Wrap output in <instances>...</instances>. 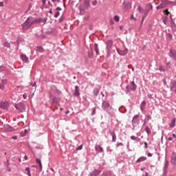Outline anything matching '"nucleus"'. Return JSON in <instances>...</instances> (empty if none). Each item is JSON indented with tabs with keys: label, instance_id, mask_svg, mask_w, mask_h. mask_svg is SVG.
Segmentation results:
<instances>
[{
	"label": "nucleus",
	"instance_id": "obj_25",
	"mask_svg": "<svg viewBox=\"0 0 176 176\" xmlns=\"http://www.w3.org/2000/svg\"><path fill=\"white\" fill-rule=\"evenodd\" d=\"M25 171L28 176H31V170L29 167L25 168Z\"/></svg>",
	"mask_w": 176,
	"mask_h": 176
},
{
	"label": "nucleus",
	"instance_id": "obj_49",
	"mask_svg": "<svg viewBox=\"0 0 176 176\" xmlns=\"http://www.w3.org/2000/svg\"><path fill=\"white\" fill-rule=\"evenodd\" d=\"M165 167H168V162H166L165 163Z\"/></svg>",
	"mask_w": 176,
	"mask_h": 176
},
{
	"label": "nucleus",
	"instance_id": "obj_53",
	"mask_svg": "<svg viewBox=\"0 0 176 176\" xmlns=\"http://www.w3.org/2000/svg\"><path fill=\"white\" fill-rule=\"evenodd\" d=\"M56 10H57V12H58V11L61 10V8L58 7V8H56Z\"/></svg>",
	"mask_w": 176,
	"mask_h": 176
},
{
	"label": "nucleus",
	"instance_id": "obj_58",
	"mask_svg": "<svg viewBox=\"0 0 176 176\" xmlns=\"http://www.w3.org/2000/svg\"><path fill=\"white\" fill-rule=\"evenodd\" d=\"M168 141H173V138H168Z\"/></svg>",
	"mask_w": 176,
	"mask_h": 176
},
{
	"label": "nucleus",
	"instance_id": "obj_47",
	"mask_svg": "<svg viewBox=\"0 0 176 176\" xmlns=\"http://www.w3.org/2000/svg\"><path fill=\"white\" fill-rule=\"evenodd\" d=\"M94 113H96V109H93L91 115H94Z\"/></svg>",
	"mask_w": 176,
	"mask_h": 176
},
{
	"label": "nucleus",
	"instance_id": "obj_24",
	"mask_svg": "<svg viewBox=\"0 0 176 176\" xmlns=\"http://www.w3.org/2000/svg\"><path fill=\"white\" fill-rule=\"evenodd\" d=\"M88 56L89 58H93V56H94L93 50H89Z\"/></svg>",
	"mask_w": 176,
	"mask_h": 176
},
{
	"label": "nucleus",
	"instance_id": "obj_12",
	"mask_svg": "<svg viewBox=\"0 0 176 176\" xmlns=\"http://www.w3.org/2000/svg\"><path fill=\"white\" fill-rule=\"evenodd\" d=\"M95 149L97 152H104V149L100 145H96Z\"/></svg>",
	"mask_w": 176,
	"mask_h": 176
},
{
	"label": "nucleus",
	"instance_id": "obj_15",
	"mask_svg": "<svg viewBox=\"0 0 176 176\" xmlns=\"http://www.w3.org/2000/svg\"><path fill=\"white\" fill-rule=\"evenodd\" d=\"M145 107H146V102L143 101L140 104V109L142 111H144L145 109Z\"/></svg>",
	"mask_w": 176,
	"mask_h": 176
},
{
	"label": "nucleus",
	"instance_id": "obj_32",
	"mask_svg": "<svg viewBox=\"0 0 176 176\" xmlns=\"http://www.w3.org/2000/svg\"><path fill=\"white\" fill-rule=\"evenodd\" d=\"M145 131H146L147 134H151V129H149V127L146 126L145 128Z\"/></svg>",
	"mask_w": 176,
	"mask_h": 176
},
{
	"label": "nucleus",
	"instance_id": "obj_48",
	"mask_svg": "<svg viewBox=\"0 0 176 176\" xmlns=\"http://www.w3.org/2000/svg\"><path fill=\"white\" fill-rule=\"evenodd\" d=\"M0 6L1 8H3V2L0 1Z\"/></svg>",
	"mask_w": 176,
	"mask_h": 176
},
{
	"label": "nucleus",
	"instance_id": "obj_37",
	"mask_svg": "<svg viewBox=\"0 0 176 176\" xmlns=\"http://www.w3.org/2000/svg\"><path fill=\"white\" fill-rule=\"evenodd\" d=\"M167 21H168V17H166L164 20H163V23H164L165 24H167Z\"/></svg>",
	"mask_w": 176,
	"mask_h": 176
},
{
	"label": "nucleus",
	"instance_id": "obj_1",
	"mask_svg": "<svg viewBox=\"0 0 176 176\" xmlns=\"http://www.w3.org/2000/svg\"><path fill=\"white\" fill-rule=\"evenodd\" d=\"M32 24V17L28 18L25 22L22 24L23 30L27 31Z\"/></svg>",
	"mask_w": 176,
	"mask_h": 176
},
{
	"label": "nucleus",
	"instance_id": "obj_45",
	"mask_svg": "<svg viewBox=\"0 0 176 176\" xmlns=\"http://www.w3.org/2000/svg\"><path fill=\"white\" fill-rule=\"evenodd\" d=\"M131 20H134L135 21H137V19L134 17V15H131Z\"/></svg>",
	"mask_w": 176,
	"mask_h": 176
},
{
	"label": "nucleus",
	"instance_id": "obj_30",
	"mask_svg": "<svg viewBox=\"0 0 176 176\" xmlns=\"http://www.w3.org/2000/svg\"><path fill=\"white\" fill-rule=\"evenodd\" d=\"M37 50L40 52V53H43V47H37Z\"/></svg>",
	"mask_w": 176,
	"mask_h": 176
},
{
	"label": "nucleus",
	"instance_id": "obj_31",
	"mask_svg": "<svg viewBox=\"0 0 176 176\" xmlns=\"http://www.w3.org/2000/svg\"><path fill=\"white\" fill-rule=\"evenodd\" d=\"M36 162H37L38 164H39L40 168H42V162H41V160L37 158Z\"/></svg>",
	"mask_w": 176,
	"mask_h": 176
},
{
	"label": "nucleus",
	"instance_id": "obj_54",
	"mask_svg": "<svg viewBox=\"0 0 176 176\" xmlns=\"http://www.w3.org/2000/svg\"><path fill=\"white\" fill-rule=\"evenodd\" d=\"M163 82H164V85H166L167 82L166 81L165 79L163 80Z\"/></svg>",
	"mask_w": 176,
	"mask_h": 176
},
{
	"label": "nucleus",
	"instance_id": "obj_6",
	"mask_svg": "<svg viewBox=\"0 0 176 176\" xmlns=\"http://www.w3.org/2000/svg\"><path fill=\"white\" fill-rule=\"evenodd\" d=\"M9 107V103L8 102H0V108L2 109H6Z\"/></svg>",
	"mask_w": 176,
	"mask_h": 176
},
{
	"label": "nucleus",
	"instance_id": "obj_50",
	"mask_svg": "<svg viewBox=\"0 0 176 176\" xmlns=\"http://www.w3.org/2000/svg\"><path fill=\"white\" fill-rule=\"evenodd\" d=\"M148 157H152V153H148Z\"/></svg>",
	"mask_w": 176,
	"mask_h": 176
},
{
	"label": "nucleus",
	"instance_id": "obj_64",
	"mask_svg": "<svg viewBox=\"0 0 176 176\" xmlns=\"http://www.w3.org/2000/svg\"><path fill=\"white\" fill-rule=\"evenodd\" d=\"M52 10H50V13H52Z\"/></svg>",
	"mask_w": 176,
	"mask_h": 176
},
{
	"label": "nucleus",
	"instance_id": "obj_21",
	"mask_svg": "<svg viewBox=\"0 0 176 176\" xmlns=\"http://www.w3.org/2000/svg\"><path fill=\"white\" fill-rule=\"evenodd\" d=\"M94 47H95V52L96 53L97 55L99 54V52L100 50H98V45L97 44H94Z\"/></svg>",
	"mask_w": 176,
	"mask_h": 176
},
{
	"label": "nucleus",
	"instance_id": "obj_14",
	"mask_svg": "<svg viewBox=\"0 0 176 176\" xmlns=\"http://www.w3.org/2000/svg\"><path fill=\"white\" fill-rule=\"evenodd\" d=\"M21 60H23V61H25V63H28V58L27 57V56L24 54H21Z\"/></svg>",
	"mask_w": 176,
	"mask_h": 176
},
{
	"label": "nucleus",
	"instance_id": "obj_61",
	"mask_svg": "<svg viewBox=\"0 0 176 176\" xmlns=\"http://www.w3.org/2000/svg\"><path fill=\"white\" fill-rule=\"evenodd\" d=\"M145 19V16L142 17V21H144V19Z\"/></svg>",
	"mask_w": 176,
	"mask_h": 176
},
{
	"label": "nucleus",
	"instance_id": "obj_28",
	"mask_svg": "<svg viewBox=\"0 0 176 176\" xmlns=\"http://www.w3.org/2000/svg\"><path fill=\"white\" fill-rule=\"evenodd\" d=\"M114 20H115V21H116L118 23V22H119V20H120V17H119V16H118V15H116L114 16Z\"/></svg>",
	"mask_w": 176,
	"mask_h": 176
},
{
	"label": "nucleus",
	"instance_id": "obj_36",
	"mask_svg": "<svg viewBox=\"0 0 176 176\" xmlns=\"http://www.w3.org/2000/svg\"><path fill=\"white\" fill-rule=\"evenodd\" d=\"M82 148H83V146L80 145L76 148V151H82Z\"/></svg>",
	"mask_w": 176,
	"mask_h": 176
},
{
	"label": "nucleus",
	"instance_id": "obj_2",
	"mask_svg": "<svg viewBox=\"0 0 176 176\" xmlns=\"http://www.w3.org/2000/svg\"><path fill=\"white\" fill-rule=\"evenodd\" d=\"M15 107L16 108V109H18V111H20L21 112H23V111H24V109H25V105H24V103H18L15 105Z\"/></svg>",
	"mask_w": 176,
	"mask_h": 176
},
{
	"label": "nucleus",
	"instance_id": "obj_13",
	"mask_svg": "<svg viewBox=\"0 0 176 176\" xmlns=\"http://www.w3.org/2000/svg\"><path fill=\"white\" fill-rule=\"evenodd\" d=\"M80 94L79 93V87L76 86L75 87V91H74V96L76 97L79 96Z\"/></svg>",
	"mask_w": 176,
	"mask_h": 176
},
{
	"label": "nucleus",
	"instance_id": "obj_17",
	"mask_svg": "<svg viewBox=\"0 0 176 176\" xmlns=\"http://www.w3.org/2000/svg\"><path fill=\"white\" fill-rule=\"evenodd\" d=\"M94 96H95L96 97H97L98 96V93H100V89H98V88H95L94 89Z\"/></svg>",
	"mask_w": 176,
	"mask_h": 176
},
{
	"label": "nucleus",
	"instance_id": "obj_41",
	"mask_svg": "<svg viewBox=\"0 0 176 176\" xmlns=\"http://www.w3.org/2000/svg\"><path fill=\"white\" fill-rule=\"evenodd\" d=\"M7 130H8V131H13V128L10 127V126H8Z\"/></svg>",
	"mask_w": 176,
	"mask_h": 176
},
{
	"label": "nucleus",
	"instance_id": "obj_38",
	"mask_svg": "<svg viewBox=\"0 0 176 176\" xmlns=\"http://www.w3.org/2000/svg\"><path fill=\"white\" fill-rule=\"evenodd\" d=\"M98 3V1H97V0H95L92 2V5L94 6H96V5Z\"/></svg>",
	"mask_w": 176,
	"mask_h": 176
},
{
	"label": "nucleus",
	"instance_id": "obj_19",
	"mask_svg": "<svg viewBox=\"0 0 176 176\" xmlns=\"http://www.w3.org/2000/svg\"><path fill=\"white\" fill-rule=\"evenodd\" d=\"M1 85L3 86V87L5 89V85L8 83V80L6 79H3L1 80Z\"/></svg>",
	"mask_w": 176,
	"mask_h": 176
},
{
	"label": "nucleus",
	"instance_id": "obj_62",
	"mask_svg": "<svg viewBox=\"0 0 176 176\" xmlns=\"http://www.w3.org/2000/svg\"><path fill=\"white\" fill-rule=\"evenodd\" d=\"M19 162H21V158H19Z\"/></svg>",
	"mask_w": 176,
	"mask_h": 176
},
{
	"label": "nucleus",
	"instance_id": "obj_16",
	"mask_svg": "<svg viewBox=\"0 0 176 176\" xmlns=\"http://www.w3.org/2000/svg\"><path fill=\"white\" fill-rule=\"evenodd\" d=\"M152 9H153L152 4L148 3L146 5V13H148V12H149V10H152Z\"/></svg>",
	"mask_w": 176,
	"mask_h": 176
},
{
	"label": "nucleus",
	"instance_id": "obj_22",
	"mask_svg": "<svg viewBox=\"0 0 176 176\" xmlns=\"http://www.w3.org/2000/svg\"><path fill=\"white\" fill-rule=\"evenodd\" d=\"M171 163L173 164H176V155L172 157Z\"/></svg>",
	"mask_w": 176,
	"mask_h": 176
},
{
	"label": "nucleus",
	"instance_id": "obj_9",
	"mask_svg": "<svg viewBox=\"0 0 176 176\" xmlns=\"http://www.w3.org/2000/svg\"><path fill=\"white\" fill-rule=\"evenodd\" d=\"M37 35L40 39H43L45 38V34L43 33V30H41L38 32Z\"/></svg>",
	"mask_w": 176,
	"mask_h": 176
},
{
	"label": "nucleus",
	"instance_id": "obj_35",
	"mask_svg": "<svg viewBox=\"0 0 176 176\" xmlns=\"http://www.w3.org/2000/svg\"><path fill=\"white\" fill-rule=\"evenodd\" d=\"M32 87V90H36V82H34Z\"/></svg>",
	"mask_w": 176,
	"mask_h": 176
},
{
	"label": "nucleus",
	"instance_id": "obj_51",
	"mask_svg": "<svg viewBox=\"0 0 176 176\" xmlns=\"http://www.w3.org/2000/svg\"><path fill=\"white\" fill-rule=\"evenodd\" d=\"M160 71L161 72H163V71H164V69H163V67H160Z\"/></svg>",
	"mask_w": 176,
	"mask_h": 176
},
{
	"label": "nucleus",
	"instance_id": "obj_26",
	"mask_svg": "<svg viewBox=\"0 0 176 176\" xmlns=\"http://www.w3.org/2000/svg\"><path fill=\"white\" fill-rule=\"evenodd\" d=\"M113 142H115L116 141V135L115 134V132L111 133Z\"/></svg>",
	"mask_w": 176,
	"mask_h": 176
},
{
	"label": "nucleus",
	"instance_id": "obj_52",
	"mask_svg": "<svg viewBox=\"0 0 176 176\" xmlns=\"http://www.w3.org/2000/svg\"><path fill=\"white\" fill-rule=\"evenodd\" d=\"M12 140H17V136H12Z\"/></svg>",
	"mask_w": 176,
	"mask_h": 176
},
{
	"label": "nucleus",
	"instance_id": "obj_63",
	"mask_svg": "<svg viewBox=\"0 0 176 176\" xmlns=\"http://www.w3.org/2000/svg\"><path fill=\"white\" fill-rule=\"evenodd\" d=\"M43 5H45V0H43Z\"/></svg>",
	"mask_w": 176,
	"mask_h": 176
},
{
	"label": "nucleus",
	"instance_id": "obj_20",
	"mask_svg": "<svg viewBox=\"0 0 176 176\" xmlns=\"http://www.w3.org/2000/svg\"><path fill=\"white\" fill-rule=\"evenodd\" d=\"M170 127H174L175 126V119L172 120L169 124Z\"/></svg>",
	"mask_w": 176,
	"mask_h": 176
},
{
	"label": "nucleus",
	"instance_id": "obj_34",
	"mask_svg": "<svg viewBox=\"0 0 176 176\" xmlns=\"http://www.w3.org/2000/svg\"><path fill=\"white\" fill-rule=\"evenodd\" d=\"M164 4H160V6H158L157 7V9H163V8H164Z\"/></svg>",
	"mask_w": 176,
	"mask_h": 176
},
{
	"label": "nucleus",
	"instance_id": "obj_33",
	"mask_svg": "<svg viewBox=\"0 0 176 176\" xmlns=\"http://www.w3.org/2000/svg\"><path fill=\"white\" fill-rule=\"evenodd\" d=\"M3 46H5V47H10V43H3Z\"/></svg>",
	"mask_w": 176,
	"mask_h": 176
},
{
	"label": "nucleus",
	"instance_id": "obj_23",
	"mask_svg": "<svg viewBox=\"0 0 176 176\" xmlns=\"http://www.w3.org/2000/svg\"><path fill=\"white\" fill-rule=\"evenodd\" d=\"M131 85L133 87L132 90H135V89H137V85H135L134 81H132L131 82Z\"/></svg>",
	"mask_w": 176,
	"mask_h": 176
},
{
	"label": "nucleus",
	"instance_id": "obj_40",
	"mask_svg": "<svg viewBox=\"0 0 176 176\" xmlns=\"http://www.w3.org/2000/svg\"><path fill=\"white\" fill-rule=\"evenodd\" d=\"M27 133H28V131H27V129H25V133H21V135L22 137H24V135H25L27 134Z\"/></svg>",
	"mask_w": 176,
	"mask_h": 176
},
{
	"label": "nucleus",
	"instance_id": "obj_11",
	"mask_svg": "<svg viewBox=\"0 0 176 176\" xmlns=\"http://www.w3.org/2000/svg\"><path fill=\"white\" fill-rule=\"evenodd\" d=\"M170 90H171V91H175L176 90V82L175 81L171 82Z\"/></svg>",
	"mask_w": 176,
	"mask_h": 176
},
{
	"label": "nucleus",
	"instance_id": "obj_5",
	"mask_svg": "<svg viewBox=\"0 0 176 176\" xmlns=\"http://www.w3.org/2000/svg\"><path fill=\"white\" fill-rule=\"evenodd\" d=\"M100 174H101V170L95 169L94 170H93V171L89 174V175H90V176H98V175H99Z\"/></svg>",
	"mask_w": 176,
	"mask_h": 176
},
{
	"label": "nucleus",
	"instance_id": "obj_44",
	"mask_svg": "<svg viewBox=\"0 0 176 176\" xmlns=\"http://www.w3.org/2000/svg\"><path fill=\"white\" fill-rule=\"evenodd\" d=\"M0 89H1V90H3V85H2V82H0Z\"/></svg>",
	"mask_w": 176,
	"mask_h": 176
},
{
	"label": "nucleus",
	"instance_id": "obj_59",
	"mask_svg": "<svg viewBox=\"0 0 176 176\" xmlns=\"http://www.w3.org/2000/svg\"><path fill=\"white\" fill-rule=\"evenodd\" d=\"M24 159H25V160H27V159H28V157H27V155H25V156L24 157Z\"/></svg>",
	"mask_w": 176,
	"mask_h": 176
},
{
	"label": "nucleus",
	"instance_id": "obj_18",
	"mask_svg": "<svg viewBox=\"0 0 176 176\" xmlns=\"http://www.w3.org/2000/svg\"><path fill=\"white\" fill-rule=\"evenodd\" d=\"M145 160H146V157H141L137 160V163H141V162H145Z\"/></svg>",
	"mask_w": 176,
	"mask_h": 176
},
{
	"label": "nucleus",
	"instance_id": "obj_27",
	"mask_svg": "<svg viewBox=\"0 0 176 176\" xmlns=\"http://www.w3.org/2000/svg\"><path fill=\"white\" fill-rule=\"evenodd\" d=\"M166 39H168V41H171V39H173V35H171V34H168L166 35Z\"/></svg>",
	"mask_w": 176,
	"mask_h": 176
},
{
	"label": "nucleus",
	"instance_id": "obj_60",
	"mask_svg": "<svg viewBox=\"0 0 176 176\" xmlns=\"http://www.w3.org/2000/svg\"><path fill=\"white\" fill-rule=\"evenodd\" d=\"M173 137H174V138H176V135H175V134H173Z\"/></svg>",
	"mask_w": 176,
	"mask_h": 176
},
{
	"label": "nucleus",
	"instance_id": "obj_3",
	"mask_svg": "<svg viewBox=\"0 0 176 176\" xmlns=\"http://www.w3.org/2000/svg\"><path fill=\"white\" fill-rule=\"evenodd\" d=\"M117 52L120 56H126V54L129 53V50L125 49L124 50H120V49H117Z\"/></svg>",
	"mask_w": 176,
	"mask_h": 176
},
{
	"label": "nucleus",
	"instance_id": "obj_39",
	"mask_svg": "<svg viewBox=\"0 0 176 176\" xmlns=\"http://www.w3.org/2000/svg\"><path fill=\"white\" fill-rule=\"evenodd\" d=\"M164 13L165 14H166V16H168V14H170V12H168V10H165L164 11Z\"/></svg>",
	"mask_w": 176,
	"mask_h": 176
},
{
	"label": "nucleus",
	"instance_id": "obj_29",
	"mask_svg": "<svg viewBox=\"0 0 176 176\" xmlns=\"http://www.w3.org/2000/svg\"><path fill=\"white\" fill-rule=\"evenodd\" d=\"M138 10H139L140 13H144V10L141 8V6L138 7Z\"/></svg>",
	"mask_w": 176,
	"mask_h": 176
},
{
	"label": "nucleus",
	"instance_id": "obj_7",
	"mask_svg": "<svg viewBox=\"0 0 176 176\" xmlns=\"http://www.w3.org/2000/svg\"><path fill=\"white\" fill-rule=\"evenodd\" d=\"M43 21V19L41 18H37L34 19V21H32V24H39V23H42Z\"/></svg>",
	"mask_w": 176,
	"mask_h": 176
},
{
	"label": "nucleus",
	"instance_id": "obj_42",
	"mask_svg": "<svg viewBox=\"0 0 176 176\" xmlns=\"http://www.w3.org/2000/svg\"><path fill=\"white\" fill-rule=\"evenodd\" d=\"M23 98L27 99V97H28V95L27 94V93H25L23 96Z\"/></svg>",
	"mask_w": 176,
	"mask_h": 176
},
{
	"label": "nucleus",
	"instance_id": "obj_43",
	"mask_svg": "<svg viewBox=\"0 0 176 176\" xmlns=\"http://www.w3.org/2000/svg\"><path fill=\"white\" fill-rule=\"evenodd\" d=\"M59 15H60V12L58 11H57L54 15V17H58Z\"/></svg>",
	"mask_w": 176,
	"mask_h": 176
},
{
	"label": "nucleus",
	"instance_id": "obj_57",
	"mask_svg": "<svg viewBox=\"0 0 176 176\" xmlns=\"http://www.w3.org/2000/svg\"><path fill=\"white\" fill-rule=\"evenodd\" d=\"M120 145H121V146H123V143H119V144H118V146H120Z\"/></svg>",
	"mask_w": 176,
	"mask_h": 176
},
{
	"label": "nucleus",
	"instance_id": "obj_4",
	"mask_svg": "<svg viewBox=\"0 0 176 176\" xmlns=\"http://www.w3.org/2000/svg\"><path fill=\"white\" fill-rule=\"evenodd\" d=\"M102 108H103V109H112V107H111L109 103H108V102H107V101L103 102Z\"/></svg>",
	"mask_w": 176,
	"mask_h": 176
},
{
	"label": "nucleus",
	"instance_id": "obj_56",
	"mask_svg": "<svg viewBox=\"0 0 176 176\" xmlns=\"http://www.w3.org/2000/svg\"><path fill=\"white\" fill-rule=\"evenodd\" d=\"M110 24H111V25L113 24V20H112V19L110 20Z\"/></svg>",
	"mask_w": 176,
	"mask_h": 176
},
{
	"label": "nucleus",
	"instance_id": "obj_46",
	"mask_svg": "<svg viewBox=\"0 0 176 176\" xmlns=\"http://www.w3.org/2000/svg\"><path fill=\"white\" fill-rule=\"evenodd\" d=\"M131 138L132 140H137V138L135 136H134V135L131 136Z\"/></svg>",
	"mask_w": 176,
	"mask_h": 176
},
{
	"label": "nucleus",
	"instance_id": "obj_55",
	"mask_svg": "<svg viewBox=\"0 0 176 176\" xmlns=\"http://www.w3.org/2000/svg\"><path fill=\"white\" fill-rule=\"evenodd\" d=\"M144 145H145V148H148V143L145 142V143H144Z\"/></svg>",
	"mask_w": 176,
	"mask_h": 176
},
{
	"label": "nucleus",
	"instance_id": "obj_8",
	"mask_svg": "<svg viewBox=\"0 0 176 176\" xmlns=\"http://www.w3.org/2000/svg\"><path fill=\"white\" fill-rule=\"evenodd\" d=\"M170 57H172V58H174V60H176V51L174 50H170Z\"/></svg>",
	"mask_w": 176,
	"mask_h": 176
},
{
	"label": "nucleus",
	"instance_id": "obj_10",
	"mask_svg": "<svg viewBox=\"0 0 176 176\" xmlns=\"http://www.w3.org/2000/svg\"><path fill=\"white\" fill-rule=\"evenodd\" d=\"M107 49H111V47H112V45H113V42L112 41V40H109L107 43Z\"/></svg>",
	"mask_w": 176,
	"mask_h": 176
}]
</instances>
